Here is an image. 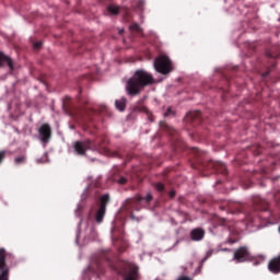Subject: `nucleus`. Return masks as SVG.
<instances>
[{
    "instance_id": "obj_1",
    "label": "nucleus",
    "mask_w": 280,
    "mask_h": 280,
    "mask_svg": "<svg viewBox=\"0 0 280 280\" xmlns=\"http://www.w3.org/2000/svg\"><path fill=\"white\" fill-rule=\"evenodd\" d=\"M154 82L156 81L154 80V75H152V73L143 69L136 70L133 75L128 79L126 83L127 95H130V97H137V95H141V92L143 89H145V86H152Z\"/></svg>"
},
{
    "instance_id": "obj_2",
    "label": "nucleus",
    "mask_w": 280,
    "mask_h": 280,
    "mask_svg": "<svg viewBox=\"0 0 280 280\" xmlns=\"http://www.w3.org/2000/svg\"><path fill=\"white\" fill-rule=\"evenodd\" d=\"M117 256L115 253H113L110 249H104L102 250L90 264L88 267V272L90 275H93V277H102L106 272V269L104 268V262L112 268V270H115L116 272H119V267H117Z\"/></svg>"
},
{
    "instance_id": "obj_3",
    "label": "nucleus",
    "mask_w": 280,
    "mask_h": 280,
    "mask_svg": "<svg viewBox=\"0 0 280 280\" xmlns=\"http://www.w3.org/2000/svg\"><path fill=\"white\" fill-rule=\"evenodd\" d=\"M192 153L195 154L196 163L192 164L195 170H206V171H213L217 174H222L226 176L229 171L226 170V165L222 162H213L205 160V151H200L198 148H192Z\"/></svg>"
},
{
    "instance_id": "obj_4",
    "label": "nucleus",
    "mask_w": 280,
    "mask_h": 280,
    "mask_svg": "<svg viewBox=\"0 0 280 280\" xmlns=\"http://www.w3.org/2000/svg\"><path fill=\"white\" fill-rule=\"evenodd\" d=\"M101 149L102 144L97 142V140L93 141L91 139H86L83 141H75L73 143V150L79 156H86L88 150H92V152H97Z\"/></svg>"
},
{
    "instance_id": "obj_5",
    "label": "nucleus",
    "mask_w": 280,
    "mask_h": 280,
    "mask_svg": "<svg viewBox=\"0 0 280 280\" xmlns=\"http://www.w3.org/2000/svg\"><path fill=\"white\" fill-rule=\"evenodd\" d=\"M153 67L158 73L162 75H167V73H172V60L170 57L162 55L154 59Z\"/></svg>"
},
{
    "instance_id": "obj_6",
    "label": "nucleus",
    "mask_w": 280,
    "mask_h": 280,
    "mask_svg": "<svg viewBox=\"0 0 280 280\" xmlns=\"http://www.w3.org/2000/svg\"><path fill=\"white\" fill-rule=\"evenodd\" d=\"M110 202V197L108 195H103L101 197V203L94 213V220L96 224H102L104 222V215H106V207Z\"/></svg>"
},
{
    "instance_id": "obj_7",
    "label": "nucleus",
    "mask_w": 280,
    "mask_h": 280,
    "mask_svg": "<svg viewBox=\"0 0 280 280\" xmlns=\"http://www.w3.org/2000/svg\"><path fill=\"white\" fill-rule=\"evenodd\" d=\"M219 209L221 211H230V213H244V205L236 201L223 200Z\"/></svg>"
},
{
    "instance_id": "obj_8",
    "label": "nucleus",
    "mask_w": 280,
    "mask_h": 280,
    "mask_svg": "<svg viewBox=\"0 0 280 280\" xmlns=\"http://www.w3.org/2000/svg\"><path fill=\"white\" fill-rule=\"evenodd\" d=\"M10 255L5 248H0V280H10V268L5 264V257Z\"/></svg>"
},
{
    "instance_id": "obj_9",
    "label": "nucleus",
    "mask_w": 280,
    "mask_h": 280,
    "mask_svg": "<svg viewBox=\"0 0 280 280\" xmlns=\"http://www.w3.org/2000/svg\"><path fill=\"white\" fill-rule=\"evenodd\" d=\"M233 259L237 264H244V261H248L250 259V252L248 250V247L242 246L235 249Z\"/></svg>"
},
{
    "instance_id": "obj_10",
    "label": "nucleus",
    "mask_w": 280,
    "mask_h": 280,
    "mask_svg": "<svg viewBox=\"0 0 280 280\" xmlns=\"http://www.w3.org/2000/svg\"><path fill=\"white\" fill-rule=\"evenodd\" d=\"M152 202V194H148L145 197L137 196L133 199L127 200V206L125 207L126 211H130V209L137 207V205H141V202Z\"/></svg>"
},
{
    "instance_id": "obj_11",
    "label": "nucleus",
    "mask_w": 280,
    "mask_h": 280,
    "mask_svg": "<svg viewBox=\"0 0 280 280\" xmlns=\"http://www.w3.org/2000/svg\"><path fill=\"white\" fill-rule=\"evenodd\" d=\"M38 132L40 141L43 143H49V139H51V126H49V124H43L39 127Z\"/></svg>"
},
{
    "instance_id": "obj_12",
    "label": "nucleus",
    "mask_w": 280,
    "mask_h": 280,
    "mask_svg": "<svg viewBox=\"0 0 280 280\" xmlns=\"http://www.w3.org/2000/svg\"><path fill=\"white\" fill-rule=\"evenodd\" d=\"M202 113L200 110L189 112L184 118L185 124H192V126H198L200 124Z\"/></svg>"
},
{
    "instance_id": "obj_13",
    "label": "nucleus",
    "mask_w": 280,
    "mask_h": 280,
    "mask_svg": "<svg viewBox=\"0 0 280 280\" xmlns=\"http://www.w3.org/2000/svg\"><path fill=\"white\" fill-rule=\"evenodd\" d=\"M253 207L255 211H268V201L259 196L253 198Z\"/></svg>"
},
{
    "instance_id": "obj_14",
    "label": "nucleus",
    "mask_w": 280,
    "mask_h": 280,
    "mask_svg": "<svg viewBox=\"0 0 280 280\" xmlns=\"http://www.w3.org/2000/svg\"><path fill=\"white\" fill-rule=\"evenodd\" d=\"M7 65L10 69V71H14V61L10 56H7L3 54V51H0V67H3Z\"/></svg>"
},
{
    "instance_id": "obj_15",
    "label": "nucleus",
    "mask_w": 280,
    "mask_h": 280,
    "mask_svg": "<svg viewBox=\"0 0 280 280\" xmlns=\"http://www.w3.org/2000/svg\"><path fill=\"white\" fill-rule=\"evenodd\" d=\"M190 238L192 242H201V240H205V231L201 228L191 230Z\"/></svg>"
},
{
    "instance_id": "obj_16",
    "label": "nucleus",
    "mask_w": 280,
    "mask_h": 280,
    "mask_svg": "<svg viewBox=\"0 0 280 280\" xmlns=\"http://www.w3.org/2000/svg\"><path fill=\"white\" fill-rule=\"evenodd\" d=\"M160 128L161 130H164V132H167L168 135H171V137H176V135H178V131H176V129L172 128L165 121H160Z\"/></svg>"
},
{
    "instance_id": "obj_17",
    "label": "nucleus",
    "mask_w": 280,
    "mask_h": 280,
    "mask_svg": "<svg viewBox=\"0 0 280 280\" xmlns=\"http://www.w3.org/2000/svg\"><path fill=\"white\" fill-rule=\"evenodd\" d=\"M126 104H127L126 97L116 100V102H115V106H116L117 110H120V113H124V110H126Z\"/></svg>"
},
{
    "instance_id": "obj_18",
    "label": "nucleus",
    "mask_w": 280,
    "mask_h": 280,
    "mask_svg": "<svg viewBox=\"0 0 280 280\" xmlns=\"http://www.w3.org/2000/svg\"><path fill=\"white\" fill-rule=\"evenodd\" d=\"M280 54L279 52H275V48H272L271 50L267 51V58H270L271 60V67H275V59L279 58Z\"/></svg>"
},
{
    "instance_id": "obj_19",
    "label": "nucleus",
    "mask_w": 280,
    "mask_h": 280,
    "mask_svg": "<svg viewBox=\"0 0 280 280\" xmlns=\"http://www.w3.org/2000/svg\"><path fill=\"white\" fill-rule=\"evenodd\" d=\"M131 32H136L137 34H143V28L139 25V23H133L129 26Z\"/></svg>"
},
{
    "instance_id": "obj_20",
    "label": "nucleus",
    "mask_w": 280,
    "mask_h": 280,
    "mask_svg": "<svg viewBox=\"0 0 280 280\" xmlns=\"http://www.w3.org/2000/svg\"><path fill=\"white\" fill-rule=\"evenodd\" d=\"M164 117H176V112L172 107H168L164 113Z\"/></svg>"
},
{
    "instance_id": "obj_21",
    "label": "nucleus",
    "mask_w": 280,
    "mask_h": 280,
    "mask_svg": "<svg viewBox=\"0 0 280 280\" xmlns=\"http://www.w3.org/2000/svg\"><path fill=\"white\" fill-rule=\"evenodd\" d=\"M107 10L110 14H119V7L117 5H109Z\"/></svg>"
},
{
    "instance_id": "obj_22",
    "label": "nucleus",
    "mask_w": 280,
    "mask_h": 280,
    "mask_svg": "<svg viewBox=\"0 0 280 280\" xmlns=\"http://www.w3.org/2000/svg\"><path fill=\"white\" fill-rule=\"evenodd\" d=\"M25 161H26L25 155H21V156L15 158L14 163H15V165H23V163H25Z\"/></svg>"
},
{
    "instance_id": "obj_23",
    "label": "nucleus",
    "mask_w": 280,
    "mask_h": 280,
    "mask_svg": "<svg viewBox=\"0 0 280 280\" xmlns=\"http://www.w3.org/2000/svg\"><path fill=\"white\" fill-rule=\"evenodd\" d=\"M154 187L160 194H163V191H165V185H163V183H156L154 184Z\"/></svg>"
},
{
    "instance_id": "obj_24",
    "label": "nucleus",
    "mask_w": 280,
    "mask_h": 280,
    "mask_svg": "<svg viewBox=\"0 0 280 280\" xmlns=\"http://www.w3.org/2000/svg\"><path fill=\"white\" fill-rule=\"evenodd\" d=\"M145 5V2L143 0H139L136 4V10H139L140 12H143V7Z\"/></svg>"
},
{
    "instance_id": "obj_25",
    "label": "nucleus",
    "mask_w": 280,
    "mask_h": 280,
    "mask_svg": "<svg viewBox=\"0 0 280 280\" xmlns=\"http://www.w3.org/2000/svg\"><path fill=\"white\" fill-rule=\"evenodd\" d=\"M125 280H137V272H131V273H128L126 277H125Z\"/></svg>"
},
{
    "instance_id": "obj_26",
    "label": "nucleus",
    "mask_w": 280,
    "mask_h": 280,
    "mask_svg": "<svg viewBox=\"0 0 280 280\" xmlns=\"http://www.w3.org/2000/svg\"><path fill=\"white\" fill-rule=\"evenodd\" d=\"M112 238L117 240V225L112 228Z\"/></svg>"
},
{
    "instance_id": "obj_27",
    "label": "nucleus",
    "mask_w": 280,
    "mask_h": 280,
    "mask_svg": "<svg viewBox=\"0 0 280 280\" xmlns=\"http://www.w3.org/2000/svg\"><path fill=\"white\" fill-rule=\"evenodd\" d=\"M118 183H119V185H126V183H128V179L126 177L121 176V177H119Z\"/></svg>"
},
{
    "instance_id": "obj_28",
    "label": "nucleus",
    "mask_w": 280,
    "mask_h": 280,
    "mask_svg": "<svg viewBox=\"0 0 280 280\" xmlns=\"http://www.w3.org/2000/svg\"><path fill=\"white\" fill-rule=\"evenodd\" d=\"M5 161V151H0V165Z\"/></svg>"
},
{
    "instance_id": "obj_29",
    "label": "nucleus",
    "mask_w": 280,
    "mask_h": 280,
    "mask_svg": "<svg viewBox=\"0 0 280 280\" xmlns=\"http://www.w3.org/2000/svg\"><path fill=\"white\" fill-rule=\"evenodd\" d=\"M34 49H40V47H43V42H36L33 45Z\"/></svg>"
},
{
    "instance_id": "obj_30",
    "label": "nucleus",
    "mask_w": 280,
    "mask_h": 280,
    "mask_svg": "<svg viewBox=\"0 0 280 280\" xmlns=\"http://www.w3.org/2000/svg\"><path fill=\"white\" fill-rule=\"evenodd\" d=\"M211 255H213V249H211V250L207 252V254H206V257H205L203 261H207V259H209V257H211Z\"/></svg>"
},
{
    "instance_id": "obj_31",
    "label": "nucleus",
    "mask_w": 280,
    "mask_h": 280,
    "mask_svg": "<svg viewBox=\"0 0 280 280\" xmlns=\"http://www.w3.org/2000/svg\"><path fill=\"white\" fill-rule=\"evenodd\" d=\"M147 117L149 119V121L152 124V121H154V116L150 113L147 114Z\"/></svg>"
},
{
    "instance_id": "obj_32",
    "label": "nucleus",
    "mask_w": 280,
    "mask_h": 280,
    "mask_svg": "<svg viewBox=\"0 0 280 280\" xmlns=\"http://www.w3.org/2000/svg\"><path fill=\"white\" fill-rule=\"evenodd\" d=\"M168 196H170V198H175L176 197V190H171L168 192Z\"/></svg>"
},
{
    "instance_id": "obj_33",
    "label": "nucleus",
    "mask_w": 280,
    "mask_h": 280,
    "mask_svg": "<svg viewBox=\"0 0 280 280\" xmlns=\"http://www.w3.org/2000/svg\"><path fill=\"white\" fill-rule=\"evenodd\" d=\"M270 71L271 69H268L265 73H262V78H268V75H270Z\"/></svg>"
},
{
    "instance_id": "obj_34",
    "label": "nucleus",
    "mask_w": 280,
    "mask_h": 280,
    "mask_svg": "<svg viewBox=\"0 0 280 280\" xmlns=\"http://www.w3.org/2000/svg\"><path fill=\"white\" fill-rule=\"evenodd\" d=\"M246 220H248V222H253V218L250 217V214H246Z\"/></svg>"
},
{
    "instance_id": "obj_35",
    "label": "nucleus",
    "mask_w": 280,
    "mask_h": 280,
    "mask_svg": "<svg viewBox=\"0 0 280 280\" xmlns=\"http://www.w3.org/2000/svg\"><path fill=\"white\" fill-rule=\"evenodd\" d=\"M80 104H83L84 106H86V104H89V101H80Z\"/></svg>"
},
{
    "instance_id": "obj_36",
    "label": "nucleus",
    "mask_w": 280,
    "mask_h": 280,
    "mask_svg": "<svg viewBox=\"0 0 280 280\" xmlns=\"http://www.w3.org/2000/svg\"><path fill=\"white\" fill-rule=\"evenodd\" d=\"M221 250H223L224 253H231V249H229V248H223Z\"/></svg>"
},
{
    "instance_id": "obj_37",
    "label": "nucleus",
    "mask_w": 280,
    "mask_h": 280,
    "mask_svg": "<svg viewBox=\"0 0 280 280\" xmlns=\"http://www.w3.org/2000/svg\"><path fill=\"white\" fill-rule=\"evenodd\" d=\"M132 159V156L128 155L127 156V161H130Z\"/></svg>"
},
{
    "instance_id": "obj_38",
    "label": "nucleus",
    "mask_w": 280,
    "mask_h": 280,
    "mask_svg": "<svg viewBox=\"0 0 280 280\" xmlns=\"http://www.w3.org/2000/svg\"><path fill=\"white\" fill-rule=\"evenodd\" d=\"M175 148H180V145L179 144H175Z\"/></svg>"
},
{
    "instance_id": "obj_39",
    "label": "nucleus",
    "mask_w": 280,
    "mask_h": 280,
    "mask_svg": "<svg viewBox=\"0 0 280 280\" xmlns=\"http://www.w3.org/2000/svg\"><path fill=\"white\" fill-rule=\"evenodd\" d=\"M259 265V262H255V266H258Z\"/></svg>"
}]
</instances>
